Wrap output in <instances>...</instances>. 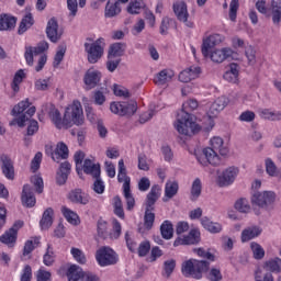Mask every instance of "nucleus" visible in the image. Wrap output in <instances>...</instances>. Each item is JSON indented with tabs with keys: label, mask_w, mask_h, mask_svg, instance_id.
I'll use <instances>...</instances> for the list:
<instances>
[{
	"label": "nucleus",
	"mask_w": 281,
	"mask_h": 281,
	"mask_svg": "<svg viewBox=\"0 0 281 281\" xmlns=\"http://www.w3.org/2000/svg\"><path fill=\"white\" fill-rule=\"evenodd\" d=\"M196 109H199V101L195 99H189L182 104V110L178 113L177 122L175 123V128L180 135L190 137L201 131V127L194 122V117L190 113V111H196Z\"/></svg>",
	"instance_id": "f257e3e1"
},
{
	"label": "nucleus",
	"mask_w": 281,
	"mask_h": 281,
	"mask_svg": "<svg viewBox=\"0 0 281 281\" xmlns=\"http://www.w3.org/2000/svg\"><path fill=\"white\" fill-rule=\"evenodd\" d=\"M210 270V261L189 259L182 262L181 272L184 278H194L201 280L203 273Z\"/></svg>",
	"instance_id": "f03ea898"
},
{
	"label": "nucleus",
	"mask_w": 281,
	"mask_h": 281,
	"mask_svg": "<svg viewBox=\"0 0 281 281\" xmlns=\"http://www.w3.org/2000/svg\"><path fill=\"white\" fill-rule=\"evenodd\" d=\"M48 49L49 44L47 42H41L35 47L26 46L24 53L26 65L32 67V65H34V56H40L37 66L35 67V71L43 70V67H45V64L47 63V56L43 55V53L47 52Z\"/></svg>",
	"instance_id": "7ed1b4c3"
},
{
	"label": "nucleus",
	"mask_w": 281,
	"mask_h": 281,
	"mask_svg": "<svg viewBox=\"0 0 281 281\" xmlns=\"http://www.w3.org/2000/svg\"><path fill=\"white\" fill-rule=\"evenodd\" d=\"M65 124L66 128L75 126H82L85 124V113L82 112V104L80 101L75 100L65 111Z\"/></svg>",
	"instance_id": "20e7f679"
},
{
	"label": "nucleus",
	"mask_w": 281,
	"mask_h": 281,
	"mask_svg": "<svg viewBox=\"0 0 281 281\" xmlns=\"http://www.w3.org/2000/svg\"><path fill=\"white\" fill-rule=\"evenodd\" d=\"M193 155L198 159L201 166H221V156L216 153V149L206 147L203 149H194Z\"/></svg>",
	"instance_id": "39448f33"
},
{
	"label": "nucleus",
	"mask_w": 281,
	"mask_h": 281,
	"mask_svg": "<svg viewBox=\"0 0 281 281\" xmlns=\"http://www.w3.org/2000/svg\"><path fill=\"white\" fill-rule=\"evenodd\" d=\"M85 52L88 55V63L95 65L104 56V38L100 37L93 43H85Z\"/></svg>",
	"instance_id": "423d86ee"
},
{
	"label": "nucleus",
	"mask_w": 281,
	"mask_h": 281,
	"mask_svg": "<svg viewBox=\"0 0 281 281\" xmlns=\"http://www.w3.org/2000/svg\"><path fill=\"white\" fill-rule=\"evenodd\" d=\"M95 260L100 267H111L117 265V252L109 246H103L97 250Z\"/></svg>",
	"instance_id": "0eeeda50"
},
{
	"label": "nucleus",
	"mask_w": 281,
	"mask_h": 281,
	"mask_svg": "<svg viewBox=\"0 0 281 281\" xmlns=\"http://www.w3.org/2000/svg\"><path fill=\"white\" fill-rule=\"evenodd\" d=\"M173 12L180 23H183L184 27L193 29L194 21L190 19V12H188V4L183 0L173 2Z\"/></svg>",
	"instance_id": "6e6552de"
},
{
	"label": "nucleus",
	"mask_w": 281,
	"mask_h": 281,
	"mask_svg": "<svg viewBox=\"0 0 281 281\" xmlns=\"http://www.w3.org/2000/svg\"><path fill=\"white\" fill-rule=\"evenodd\" d=\"M42 111L48 114L49 120L53 122L56 128H67V124L65 123V114L63 117L60 111L56 109V105L52 103H45L42 106Z\"/></svg>",
	"instance_id": "1a4fd4ad"
},
{
	"label": "nucleus",
	"mask_w": 281,
	"mask_h": 281,
	"mask_svg": "<svg viewBox=\"0 0 281 281\" xmlns=\"http://www.w3.org/2000/svg\"><path fill=\"white\" fill-rule=\"evenodd\" d=\"M276 202V193L272 191L255 192L251 198V203L258 207H269Z\"/></svg>",
	"instance_id": "9d476101"
},
{
	"label": "nucleus",
	"mask_w": 281,
	"mask_h": 281,
	"mask_svg": "<svg viewBox=\"0 0 281 281\" xmlns=\"http://www.w3.org/2000/svg\"><path fill=\"white\" fill-rule=\"evenodd\" d=\"M240 170L237 167H228L226 168L222 175L218 176V186L221 188H227V186H232L234 181H236V177Z\"/></svg>",
	"instance_id": "9b49d317"
},
{
	"label": "nucleus",
	"mask_w": 281,
	"mask_h": 281,
	"mask_svg": "<svg viewBox=\"0 0 281 281\" xmlns=\"http://www.w3.org/2000/svg\"><path fill=\"white\" fill-rule=\"evenodd\" d=\"M234 54L236 53L229 47L216 48L211 52L210 58L212 63L221 65V63H225L227 58H234Z\"/></svg>",
	"instance_id": "f8f14e48"
},
{
	"label": "nucleus",
	"mask_w": 281,
	"mask_h": 281,
	"mask_svg": "<svg viewBox=\"0 0 281 281\" xmlns=\"http://www.w3.org/2000/svg\"><path fill=\"white\" fill-rule=\"evenodd\" d=\"M46 35L50 43H58L63 38V31L58 29V21L56 18H52L47 22Z\"/></svg>",
	"instance_id": "ddd939ff"
},
{
	"label": "nucleus",
	"mask_w": 281,
	"mask_h": 281,
	"mask_svg": "<svg viewBox=\"0 0 281 281\" xmlns=\"http://www.w3.org/2000/svg\"><path fill=\"white\" fill-rule=\"evenodd\" d=\"M100 80H102V72L93 68L88 69L83 77V82L88 91L95 89V86L100 85Z\"/></svg>",
	"instance_id": "4468645a"
},
{
	"label": "nucleus",
	"mask_w": 281,
	"mask_h": 281,
	"mask_svg": "<svg viewBox=\"0 0 281 281\" xmlns=\"http://www.w3.org/2000/svg\"><path fill=\"white\" fill-rule=\"evenodd\" d=\"M201 240V233L198 229H191L190 233L183 238L178 237L173 241V247H179L181 245H196Z\"/></svg>",
	"instance_id": "2eb2a0df"
},
{
	"label": "nucleus",
	"mask_w": 281,
	"mask_h": 281,
	"mask_svg": "<svg viewBox=\"0 0 281 281\" xmlns=\"http://www.w3.org/2000/svg\"><path fill=\"white\" fill-rule=\"evenodd\" d=\"M20 227H23V222H16L14 227L10 228L0 237V243L8 245V247H14V243H16V234Z\"/></svg>",
	"instance_id": "dca6fc26"
},
{
	"label": "nucleus",
	"mask_w": 281,
	"mask_h": 281,
	"mask_svg": "<svg viewBox=\"0 0 281 281\" xmlns=\"http://www.w3.org/2000/svg\"><path fill=\"white\" fill-rule=\"evenodd\" d=\"M32 103H30V99H25L21 102H19L12 110V115L16 116V115H21L26 109V115H29V117H32L35 113H36V106L32 105Z\"/></svg>",
	"instance_id": "f3484780"
},
{
	"label": "nucleus",
	"mask_w": 281,
	"mask_h": 281,
	"mask_svg": "<svg viewBox=\"0 0 281 281\" xmlns=\"http://www.w3.org/2000/svg\"><path fill=\"white\" fill-rule=\"evenodd\" d=\"M199 76H201V67L191 66L179 74V81L192 82V80H196Z\"/></svg>",
	"instance_id": "a211bd4d"
},
{
	"label": "nucleus",
	"mask_w": 281,
	"mask_h": 281,
	"mask_svg": "<svg viewBox=\"0 0 281 281\" xmlns=\"http://www.w3.org/2000/svg\"><path fill=\"white\" fill-rule=\"evenodd\" d=\"M22 204L25 207H34L36 205V196H34V189L30 184H24L22 190Z\"/></svg>",
	"instance_id": "6ab92c4d"
},
{
	"label": "nucleus",
	"mask_w": 281,
	"mask_h": 281,
	"mask_svg": "<svg viewBox=\"0 0 281 281\" xmlns=\"http://www.w3.org/2000/svg\"><path fill=\"white\" fill-rule=\"evenodd\" d=\"M2 175L10 181L14 179V164L7 155L0 157Z\"/></svg>",
	"instance_id": "aec40b11"
},
{
	"label": "nucleus",
	"mask_w": 281,
	"mask_h": 281,
	"mask_svg": "<svg viewBox=\"0 0 281 281\" xmlns=\"http://www.w3.org/2000/svg\"><path fill=\"white\" fill-rule=\"evenodd\" d=\"M172 78H175V70L166 68V69L160 70L154 77V82L158 87H164V86L168 85V82H171Z\"/></svg>",
	"instance_id": "412c9836"
},
{
	"label": "nucleus",
	"mask_w": 281,
	"mask_h": 281,
	"mask_svg": "<svg viewBox=\"0 0 281 281\" xmlns=\"http://www.w3.org/2000/svg\"><path fill=\"white\" fill-rule=\"evenodd\" d=\"M101 3H104L106 0H100ZM122 8L120 7V2L117 0H109L105 4L104 16L105 19H113L121 14Z\"/></svg>",
	"instance_id": "4be33fe9"
},
{
	"label": "nucleus",
	"mask_w": 281,
	"mask_h": 281,
	"mask_svg": "<svg viewBox=\"0 0 281 281\" xmlns=\"http://www.w3.org/2000/svg\"><path fill=\"white\" fill-rule=\"evenodd\" d=\"M229 104V99L226 97L217 98L210 106L209 117H216L221 111L225 109Z\"/></svg>",
	"instance_id": "5701e85b"
},
{
	"label": "nucleus",
	"mask_w": 281,
	"mask_h": 281,
	"mask_svg": "<svg viewBox=\"0 0 281 281\" xmlns=\"http://www.w3.org/2000/svg\"><path fill=\"white\" fill-rule=\"evenodd\" d=\"M69 201L71 203H78L79 205H87L89 203V195L80 189H75L68 194Z\"/></svg>",
	"instance_id": "b1692460"
},
{
	"label": "nucleus",
	"mask_w": 281,
	"mask_h": 281,
	"mask_svg": "<svg viewBox=\"0 0 281 281\" xmlns=\"http://www.w3.org/2000/svg\"><path fill=\"white\" fill-rule=\"evenodd\" d=\"M119 183H123V190L131 189V177L126 175V166L124 165V159L119 160V173H117Z\"/></svg>",
	"instance_id": "393cba45"
},
{
	"label": "nucleus",
	"mask_w": 281,
	"mask_h": 281,
	"mask_svg": "<svg viewBox=\"0 0 281 281\" xmlns=\"http://www.w3.org/2000/svg\"><path fill=\"white\" fill-rule=\"evenodd\" d=\"M262 234V229L258 226H248L241 232V243H249L254 238H258Z\"/></svg>",
	"instance_id": "a878e982"
},
{
	"label": "nucleus",
	"mask_w": 281,
	"mask_h": 281,
	"mask_svg": "<svg viewBox=\"0 0 281 281\" xmlns=\"http://www.w3.org/2000/svg\"><path fill=\"white\" fill-rule=\"evenodd\" d=\"M178 192H179V182L175 180L167 181L165 186V196L162 198L164 203H168L170 199H173V196H177Z\"/></svg>",
	"instance_id": "bb28decb"
},
{
	"label": "nucleus",
	"mask_w": 281,
	"mask_h": 281,
	"mask_svg": "<svg viewBox=\"0 0 281 281\" xmlns=\"http://www.w3.org/2000/svg\"><path fill=\"white\" fill-rule=\"evenodd\" d=\"M221 43V35L220 34H213L209 36L206 40L203 41L202 44V55L207 58L210 55V48L214 47L215 45H218Z\"/></svg>",
	"instance_id": "cd10ccee"
},
{
	"label": "nucleus",
	"mask_w": 281,
	"mask_h": 281,
	"mask_svg": "<svg viewBox=\"0 0 281 281\" xmlns=\"http://www.w3.org/2000/svg\"><path fill=\"white\" fill-rule=\"evenodd\" d=\"M16 27V18L9 14L0 15V32H8Z\"/></svg>",
	"instance_id": "c85d7f7f"
},
{
	"label": "nucleus",
	"mask_w": 281,
	"mask_h": 281,
	"mask_svg": "<svg viewBox=\"0 0 281 281\" xmlns=\"http://www.w3.org/2000/svg\"><path fill=\"white\" fill-rule=\"evenodd\" d=\"M71 172V164L65 161L59 167V172H57V183L58 186H65L69 173Z\"/></svg>",
	"instance_id": "c756f323"
},
{
	"label": "nucleus",
	"mask_w": 281,
	"mask_h": 281,
	"mask_svg": "<svg viewBox=\"0 0 281 281\" xmlns=\"http://www.w3.org/2000/svg\"><path fill=\"white\" fill-rule=\"evenodd\" d=\"M67 157H69V148L65 143H58L55 147V154H53V161L59 164L61 159H67Z\"/></svg>",
	"instance_id": "7c9ffc66"
},
{
	"label": "nucleus",
	"mask_w": 281,
	"mask_h": 281,
	"mask_svg": "<svg viewBox=\"0 0 281 281\" xmlns=\"http://www.w3.org/2000/svg\"><path fill=\"white\" fill-rule=\"evenodd\" d=\"M201 225L211 234H221V232H223V225H221V223L212 222L207 217L201 218Z\"/></svg>",
	"instance_id": "2f4dec72"
},
{
	"label": "nucleus",
	"mask_w": 281,
	"mask_h": 281,
	"mask_svg": "<svg viewBox=\"0 0 281 281\" xmlns=\"http://www.w3.org/2000/svg\"><path fill=\"white\" fill-rule=\"evenodd\" d=\"M210 146L211 148H213V150H217L220 155H222V157H227V155L229 154V149L225 147L223 138L218 136H214L213 138H211Z\"/></svg>",
	"instance_id": "473e14b6"
},
{
	"label": "nucleus",
	"mask_w": 281,
	"mask_h": 281,
	"mask_svg": "<svg viewBox=\"0 0 281 281\" xmlns=\"http://www.w3.org/2000/svg\"><path fill=\"white\" fill-rule=\"evenodd\" d=\"M258 269H261V271H263L266 273H269V271L271 273H280L281 272V259L280 258L271 259V260L267 261L262 268H258Z\"/></svg>",
	"instance_id": "72a5a7b5"
},
{
	"label": "nucleus",
	"mask_w": 281,
	"mask_h": 281,
	"mask_svg": "<svg viewBox=\"0 0 281 281\" xmlns=\"http://www.w3.org/2000/svg\"><path fill=\"white\" fill-rule=\"evenodd\" d=\"M240 74V67L238 64H231L228 70L224 74V80L227 82H238V75Z\"/></svg>",
	"instance_id": "f704fd0d"
},
{
	"label": "nucleus",
	"mask_w": 281,
	"mask_h": 281,
	"mask_svg": "<svg viewBox=\"0 0 281 281\" xmlns=\"http://www.w3.org/2000/svg\"><path fill=\"white\" fill-rule=\"evenodd\" d=\"M160 194L161 188H159V186H153L149 193L147 194L146 210H153V205L157 203V200L159 199Z\"/></svg>",
	"instance_id": "c9c22d12"
},
{
	"label": "nucleus",
	"mask_w": 281,
	"mask_h": 281,
	"mask_svg": "<svg viewBox=\"0 0 281 281\" xmlns=\"http://www.w3.org/2000/svg\"><path fill=\"white\" fill-rule=\"evenodd\" d=\"M40 244L41 237H32L31 239L26 240L23 249V258L25 260L30 259V254H32L33 249H36Z\"/></svg>",
	"instance_id": "e433bc0d"
},
{
	"label": "nucleus",
	"mask_w": 281,
	"mask_h": 281,
	"mask_svg": "<svg viewBox=\"0 0 281 281\" xmlns=\"http://www.w3.org/2000/svg\"><path fill=\"white\" fill-rule=\"evenodd\" d=\"M54 223V209L48 207L44 211L40 225L42 229H49Z\"/></svg>",
	"instance_id": "4c0bfd02"
},
{
	"label": "nucleus",
	"mask_w": 281,
	"mask_h": 281,
	"mask_svg": "<svg viewBox=\"0 0 281 281\" xmlns=\"http://www.w3.org/2000/svg\"><path fill=\"white\" fill-rule=\"evenodd\" d=\"M83 172H86V175H91L92 177H100V165H95V162H93V160L91 159H86L83 161Z\"/></svg>",
	"instance_id": "58836bf2"
},
{
	"label": "nucleus",
	"mask_w": 281,
	"mask_h": 281,
	"mask_svg": "<svg viewBox=\"0 0 281 281\" xmlns=\"http://www.w3.org/2000/svg\"><path fill=\"white\" fill-rule=\"evenodd\" d=\"M125 50H126V44L114 43L110 46L108 58H120V56H124Z\"/></svg>",
	"instance_id": "ea45409f"
},
{
	"label": "nucleus",
	"mask_w": 281,
	"mask_h": 281,
	"mask_svg": "<svg viewBox=\"0 0 281 281\" xmlns=\"http://www.w3.org/2000/svg\"><path fill=\"white\" fill-rule=\"evenodd\" d=\"M85 271L78 265H72L68 268L67 278L68 281H81Z\"/></svg>",
	"instance_id": "a19ab883"
},
{
	"label": "nucleus",
	"mask_w": 281,
	"mask_h": 281,
	"mask_svg": "<svg viewBox=\"0 0 281 281\" xmlns=\"http://www.w3.org/2000/svg\"><path fill=\"white\" fill-rule=\"evenodd\" d=\"M137 113V101H123V116L133 117Z\"/></svg>",
	"instance_id": "79ce46f5"
},
{
	"label": "nucleus",
	"mask_w": 281,
	"mask_h": 281,
	"mask_svg": "<svg viewBox=\"0 0 281 281\" xmlns=\"http://www.w3.org/2000/svg\"><path fill=\"white\" fill-rule=\"evenodd\" d=\"M61 214H64L66 221L70 223V225H78V223H80L78 214L67 206L61 207Z\"/></svg>",
	"instance_id": "37998d69"
},
{
	"label": "nucleus",
	"mask_w": 281,
	"mask_h": 281,
	"mask_svg": "<svg viewBox=\"0 0 281 281\" xmlns=\"http://www.w3.org/2000/svg\"><path fill=\"white\" fill-rule=\"evenodd\" d=\"M160 233L165 240H170L175 234V228H172V223L170 221H165L160 226Z\"/></svg>",
	"instance_id": "c03bdc74"
},
{
	"label": "nucleus",
	"mask_w": 281,
	"mask_h": 281,
	"mask_svg": "<svg viewBox=\"0 0 281 281\" xmlns=\"http://www.w3.org/2000/svg\"><path fill=\"white\" fill-rule=\"evenodd\" d=\"M32 25H34V18H32V13H29L22 19L18 33L25 34Z\"/></svg>",
	"instance_id": "a18cd8bd"
},
{
	"label": "nucleus",
	"mask_w": 281,
	"mask_h": 281,
	"mask_svg": "<svg viewBox=\"0 0 281 281\" xmlns=\"http://www.w3.org/2000/svg\"><path fill=\"white\" fill-rule=\"evenodd\" d=\"M144 8H146V3H144V0H135L130 2L127 7V12L130 14H139V12L144 10Z\"/></svg>",
	"instance_id": "49530a36"
},
{
	"label": "nucleus",
	"mask_w": 281,
	"mask_h": 281,
	"mask_svg": "<svg viewBox=\"0 0 281 281\" xmlns=\"http://www.w3.org/2000/svg\"><path fill=\"white\" fill-rule=\"evenodd\" d=\"M235 210L241 212L243 214H249L251 212V205H249V200L240 198L235 202Z\"/></svg>",
	"instance_id": "de8ad7c7"
},
{
	"label": "nucleus",
	"mask_w": 281,
	"mask_h": 281,
	"mask_svg": "<svg viewBox=\"0 0 281 281\" xmlns=\"http://www.w3.org/2000/svg\"><path fill=\"white\" fill-rule=\"evenodd\" d=\"M193 254H196V256H199V258H203L204 260H209V262H214V260H216V257L214 256V254H212L210 251V249L194 248Z\"/></svg>",
	"instance_id": "09e8293b"
},
{
	"label": "nucleus",
	"mask_w": 281,
	"mask_h": 281,
	"mask_svg": "<svg viewBox=\"0 0 281 281\" xmlns=\"http://www.w3.org/2000/svg\"><path fill=\"white\" fill-rule=\"evenodd\" d=\"M70 254L76 262H78L79 265H87V256L85 255V251H82L80 248L72 247L70 249Z\"/></svg>",
	"instance_id": "8fccbe9b"
},
{
	"label": "nucleus",
	"mask_w": 281,
	"mask_h": 281,
	"mask_svg": "<svg viewBox=\"0 0 281 281\" xmlns=\"http://www.w3.org/2000/svg\"><path fill=\"white\" fill-rule=\"evenodd\" d=\"M271 8H272V21L273 23L278 24L281 21V2L272 0Z\"/></svg>",
	"instance_id": "3c124183"
},
{
	"label": "nucleus",
	"mask_w": 281,
	"mask_h": 281,
	"mask_svg": "<svg viewBox=\"0 0 281 281\" xmlns=\"http://www.w3.org/2000/svg\"><path fill=\"white\" fill-rule=\"evenodd\" d=\"M201 190H202L201 179L196 178L192 182V187H191V201H196V199L201 196Z\"/></svg>",
	"instance_id": "603ef678"
},
{
	"label": "nucleus",
	"mask_w": 281,
	"mask_h": 281,
	"mask_svg": "<svg viewBox=\"0 0 281 281\" xmlns=\"http://www.w3.org/2000/svg\"><path fill=\"white\" fill-rule=\"evenodd\" d=\"M23 78H25V72L23 70H19L14 78H13V82L11 85V88L13 90L14 93H19L20 91V85L21 82H23Z\"/></svg>",
	"instance_id": "864d4df0"
},
{
	"label": "nucleus",
	"mask_w": 281,
	"mask_h": 281,
	"mask_svg": "<svg viewBox=\"0 0 281 281\" xmlns=\"http://www.w3.org/2000/svg\"><path fill=\"white\" fill-rule=\"evenodd\" d=\"M113 206L114 214L119 216V218H124V206L122 204V199L119 195L113 198Z\"/></svg>",
	"instance_id": "5fc2aeb1"
},
{
	"label": "nucleus",
	"mask_w": 281,
	"mask_h": 281,
	"mask_svg": "<svg viewBox=\"0 0 281 281\" xmlns=\"http://www.w3.org/2000/svg\"><path fill=\"white\" fill-rule=\"evenodd\" d=\"M153 225H155V213H153L150 209H146L144 216V227L145 229H153Z\"/></svg>",
	"instance_id": "6e6d98bb"
},
{
	"label": "nucleus",
	"mask_w": 281,
	"mask_h": 281,
	"mask_svg": "<svg viewBox=\"0 0 281 281\" xmlns=\"http://www.w3.org/2000/svg\"><path fill=\"white\" fill-rule=\"evenodd\" d=\"M266 166V172L269 175V177H278V166H276V162L271 158H267L265 160Z\"/></svg>",
	"instance_id": "4d7b16f0"
},
{
	"label": "nucleus",
	"mask_w": 281,
	"mask_h": 281,
	"mask_svg": "<svg viewBox=\"0 0 281 281\" xmlns=\"http://www.w3.org/2000/svg\"><path fill=\"white\" fill-rule=\"evenodd\" d=\"M250 249L256 260H262V258H265V249L262 248V246H260V244L252 241L250 244Z\"/></svg>",
	"instance_id": "13d9d810"
},
{
	"label": "nucleus",
	"mask_w": 281,
	"mask_h": 281,
	"mask_svg": "<svg viewBox=\"0 0 281 281\" xmlns=\"http://www.w3.org/2000/svg\"><path fill=\"white\" fill-rule=\"evenodd\" d=\"M54 260H55L54 248H52V245L48 244L46 252L43 257V262L46 267H52V265H54Z\"/></svg>",
	"instance_id": "bf43d9fd"
},
{
	"label": "nucleus",
	"mask_w": 281,
	"mask_h": 281,
	"mask_svg": "<svg viewBox=\"0 0 281 281\" xmlns=\"http://www.w3.org/2000/svg\"><path fill=\"white\" fill-rule=\"evenodd\" d=\"M255 280L256 281H274L273 274L271 272H265L262 269H257L255 272Z\"/></svg>",
	"instance_id": "052dcab7"
},
{
	"label": "nucleus",
	"mask_w": 281,
	"mask_h": 281,
	"mask_svg": "<svg viewBox=\"0 0 281 281\" xmlns=\"http://www.w3.org/2000/svg\"><path fill=\"white\" fill-rule=\"evenodd\" d=\"M238 8H240L239 0H232L229 3V19L231 21H236V16L238 14Z\"/></svg>",
	"instance_id": "680f3d73"
},
{
	"label": "nucleus",
	"mask_w": 281,
	"mask_h": 281,
	"mask_svg": "<svg viewBox=\"0 0 281 281\" xmlns=\"http://www.w3.org/2000/svg\"><path fill=\"white\" fill-rule=\"evenodd\" d=\"M175 23V20H172L171 18L165 16L161 20V24H160V34H162V36H166V34H168V31L170 30V25H172Z\"/></svg>",
	"instance_id": "e2e57ef3"
},
{
	"label": "nucleus",
	"mask_w": 281,
	"mask_h": 281,
	"mask_svg": "<svg viewBox=\"0 0 281 281\" xmlns=\"http://www.w3.org/2000/svg\"><path fill=\"white\" fill-rule=\"evenodd\" d=\"M67 53V48L64 46H59L58 50L55 54L53 66L58 67L60 63H63V59L65 58V54Z\"/></svg>",
	"instance_id": "0e129e2a"
},
{
	"label": "nucleus",
	"mask_w": 281,
	"mask_h": 281,
	"mask_svg": "<svg viewBox=\"0 0 281 281\" xmlns=\"http://www.w3.org/2000/svg\"><path fill=\"white\" fill-rule=\"evenodd\" d=\"M261 117L263 120H272V121L281 120V113L280 112H273L269 109H265V110L261 111Z\"/></svg>",
	"instance_id": "69168bd1"
},
{
	"label": "nucleus",
	"mask_w": 281,
	"mask_h": 281,
	"mask_svg": "<svg viewBox=\"0 0 281 281\" xmlns=\"http://www.w3.org/2000/svg\"><path fill=\"white\" fill-rule=\"evenodd\" d=\"M123 194L126 200V207L128 211L133 210L135 207V198L133 196V193H131V188L130 189H123Z\"/></svg>",
	"instance_id": "338daca9"
},
{
	"label": "nucleus",
	"mask_w": 281,
	"mask_h": 281,
	"mask_svg": "<svg viewBox=\"0 0 281 281\" xmlns=\"http://www.w3.org/2000/svg\"><path fill=\"white\" fill-rule=\"evenodd\" d=\"M67 8L69 10L70 19H75L78 14V0H67Z\"/></svg>",
	"instance_id": "774afa93"
}]
</instances>
